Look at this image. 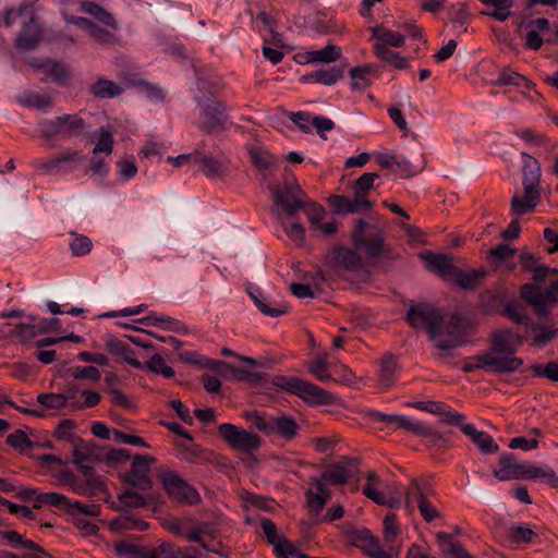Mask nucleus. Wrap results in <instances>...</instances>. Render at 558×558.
I'll list each match as a JSON object with an SVG mask.
<instances>
[{"instance_id": "obj_43", "label": "nucleus", "mask_w": 558, "mask_h": 558, "mask_svg": "<svg viewBox=\"0 0 558 558\" xmlns=\"http://www.w3.org/2000/svg\"><path fill=\"white\" fill-rule=\"evenodd\" d=\"M17 100L24 107L36 108L40 111H46L52 105L49 95L33 92H24L17 97Z\"/></svg>"}, {"instance_id": "obj_38", "label": "nucleus", "mask_w": 558, "mask_h": 558, "mask_svg": "<svg viewBox=\"0 0 558 558\" xmlns=\"http://www.w3.org/2000/svg\"><path fill=\"white\" fill-rule=\"evenodd\" d=\"M343 76V69L340 66H331L326 69H319L312 72L308 75L303 76L304 81L314 82L317 84H324L331 86L336 84Z\"/></svg>"}, {"instance_id": "obj_41", "label": "nucleus", "mask_w": 558, "mask_h": 558, "mask_svg": "<svg viewBox=\"0 0 558 558\" xmlns=\"http://www.w3.org/2000/svg\"><path fill=\"white\" fill-rule=\"evenodd\" d=\"M541 478L550 484L551 487L558 488V476L556 472L548 465L538 466L525 463L524 480Z\"/></svg>"}, {"instance_id": "obj_64", "label": "nucleus", "mask_w": 558, "mask_h": 558, "mask_svg": "<svg viewBox=\"0 0 558 558\" xmlns=\"http://www.w3.org/2000/svg\"><path fill=\"white\" fill-rule=\"evenodd\" d=\"M532 371L537 377H545L553 381L558 383V363L549 362L546 365L535 364L532 366Z\"/></svg>"}, {"instance_id": "obj_62", "label": "nucleus", "mask_w": 558, "mask_h": 558, "mask_svg": "<svg viewBox=\"0 0 558 558\" xmlns=\"http://www.w3.org/2000/svg\"><path fill=\"white\" fill-rule=\"evenodd\" d=\"M303 210H305L308 218L311 230L316 231L317 226H319L325 216L324 207L307 198V206Z\"/></svg>"}, {"instance_id": "obj_35", "label": "nucleus", "mask_w": 558, "mask_h": 558, "mask_svg": "<svg viewBox=\"0 0 558 558\" xmlns=\"http://www.w3.org/2000/svg\"><path fill=\"white\" fill-rule=\"evenodd\" d=\"M110 527L113 531H145L148 529V523L141 520L134 513L126 511L112 519Z\"/></svg>"}, {"instance_id": "obj_60", "label": "nucleus", "mask_w": 558, "mask_h": 558, "mask_svg": "<svg viewBox=\"0 0 558 558\" xmlns=\"http://www.w3.org/2000/svg\"><path fill=\"white\" fill-rule=\"evenodd\" d=\"M404 415L388 414L378 411H372L369 418L374 423H383L386 427L391 429H400Z\"/></svg>"}, {"instance_id": "obj_9", "label": "nucleus", "mask_w": 558, "mask_h": 558, "mask_svg": "<svg viewBox=\"0 0 558 558\" xmlns=\"http://www.w3.org/2000/svg\"><path fill=\"white\" fill-rule=\"evenodd\" d=\"M85 128V121L77 114H63L51 120L44 119L38 123L40 135L48 140L54 136H80Z\"/></svg>"}, {"instance_id": "obj_33", "label": "nucleus", "mask_w": 558, "mask_h": 558, "mask_svg": "<svg viewBox=\"0 0 558 558\" xmlns=\"http://www.w3.org/2000/svg\"><path fill=\"white\" fill-rule=\"evenodd\" d=\"M372 38L376 39L374 45H384L400 48L405 44V37L401 33L377 25L371 28Z\"/></svg>"}, {"instance_id": "obj_4", "label": "nucleus", "mask_w": 558, "mask_h": 558, "mask_svg": "<svg viewBox=\"0 0 558 558\" xmlns=\"http://www.w3.org/2000/svg\"><path fill=\"white\" fill-rule=\"evenodd\" d=\"M429 338L435 348L441 352L440 357H445L450 350L466 342V325L463 316L453 313L448 320H445L442 315L441 323L437 324Z\"/></svg>"}, {"instance_id": "obj_21", "label": "nucleus", "mask_w": 558, "mask_h": 558, "mask_svg": "<svg viewBox=\"0 0 558 558\" xmlns=\"http://www.w3.org/2000/svg\"><path fill=\"white\" fill-rule=\"evenodd\" d=\"M104 341L106 350L120 362L129 364L134 368L143 369V363L136 359L134 350L125 341L112 335H107Z\"/></svg>"}, {"instance_id": "obj_12", "label": "nucleus", "mask_w": 558, "mask_h": 558, "mask_svg": "<svg viewBox=\"0 0 558 558\" xmlns=\"http://www.w3.org/2000/svg\"><path fill=\"white\" fill-rule=\"evenodd\" d=\"M82 161L81 151L65 150L47 160L37 159L33 167L38 174L60 175L76 170Z\"/></svg>"}, {"instance_id": "obj_37", "label": "nucleus", "mask_w": 558, "mask_h": 558, "mask_svg": "<svg viewBox=\"0 0 558 558\" xmlns=\"http://www.w3.org/2000/svg\"><path fill=\"white\" fill-rule=\"evenodd\" d=\"M425 165L426 160L423 155L417 156L415 160L398 155L395 170L400 173L401 178L408 179L420 173L425 168Z\"/></svg>"}, {"instance_id": "obj_46", "label": "nucleus", "mask_w": 558, "mask_h": 558, "mask_svg": "<svg viewBox=\"0 0 558 558\" xmlns=\"http://www.w3.org/2000/svg\"><path fill=\"white\" fill-rule=\"evenodd\" d=\"M341 56V49L335 45H327L322 49L312 50L306 53L307 62L330 63L338 60Z\"/></svg>"}, {"instance_id": "obj_22", "label": "nucleus", "mask_w": 558, "mask_h": 558, "mask_svg": "<svg viewBox=\"0 0 558 558\" xmlns=\"http://www.w3.org/2000/svg\"><path fill=\"white\" fill-rule=\"evenodd\" d=\"M308 485L310 486L306 490V502L310 511L314 512L315 515H318L324 509L326 502L330 499L331 493L326 487L325 483L317 477H312Z\"/></svg>"}, {"instance_id": "obj_40", "label": "nucleus", "mask_w": 558, "mask_h": 558, "mask_svg": "<svg viewBox=\"0 0 558 558\" xmlns=\"http://www.w3.org/2000/svg\"><path fill=\"white\" fill-rule=\"evenodd\" d=\"M483 4L492 7V11L483 12V14L495 19L499 22L507 21L512 15L513 0H480Z\"/></svg>"}, {"instance_id": "obj_17", "label": "nucleus", "mask_w": 558, "mask_h": 558, "mask_svg": "<svg viewBox=\"0 0 558 558\" xmlns=\"http://www.w3.org/2000/svg\"><path fill=\"white\" fill-rule=\"evenodd\" d=\"M441 312L433 305L421 303L411 305L407 313V322L414 329L425 328L430 336L438 323H441Z\"/></svg>"}, {"instance_id": "obj_32", "label": "nucleus", "mask_w": 558, "mask_h": 558, "mask_svg": "<svg viewBox=\"0 0 558 558\" xmlns=\"http://www.w3.org/2000/svg\"><path fill=\"white\" fill-rule=\"evenodd\" d=\"M32 66L37 70H43L47 76L61 86L65 85L70 78L68 70L59 61L47 59L38 63H32Z\"/></svg>"}, {"instance_id": "obj_54", "label": "nucleus", "mask_w": 558, "mask_h": 558, "mask_svg": "<svg viewBox=\"0 0 558 558\" xmlns=\"http://www.w3.org/2000/svg\"><path fill=\"white\" fill-rule=\"evenodd\" d=\"M113 134L111 131L100 128L97 131V141L93 148V154L97 155L104 153L106 155H110L113 151Z\"/></svg>"}, {"instance_id": "obj_31", "label": "nucleus", "mask_w": 558, "mask_h": 558, "mask_svg": "<svg viewBox=\"0 0 558 558\" xmlns=\"http://www.w3.org/2000/svg\"><path fill=\"white\" fill-rule=\"evenodd\" d=\"M400 429H404L414 436L425 438L432 446H435L442 440V437L438 432L407 415L403 417Z\"/></svg>"}, {"instance_id": "obj_1", "label": "nucleus", "mask_w": 558, "mask_h": 558, "mask_svg": "<svg viewBox=\"0 0 558 558\" xmlns=\"http://www.w3.org/2000/svg\"><path fill=\"white\" fill-rule=\"evenodd\" d=\"M80 11L93 16L99 24L83 16H75L62 10V17L66 25H76L86 31L89 38L101 47L120 45V26L117 19L102 5L93 1H82Z\"/></svg>"}, {"instance_id": "obj_25", "label": "nucleus", "mask_w": 558, "mask_h": 558, "mask_svg": "<svg viewBox=\"0 0 558 558\" xmlns=\"http://www.w3.org/2000/svg\"><path fill=\"white\" fill-rule=\"evenodd\" d=\"M550 23L545 17L522 21L520 27L529 29L525 36V48L534 51L541 49L545 40L539 36V33L548 29Z\"/></svg>"}, {"instance_id": "obj_58", "label": "nucleus", "mask_w": 558, "mask_h": 558, "mask_svg": "<svg viewBox=\"0 0 558 558\" xmlns=\"http://www.w3.org/2000/svg\"><path fill=\"white\" fill-rule=\"evenodd\" d=\"M376 178H378V173L376 172H366L362 174L355 181L353 186L354 195L367 198L369 191L374 187Z\"/></svg>"}, {"instance_id": "obj_2", "label": "nucleus", "mask_w": 558, "mask_h": 558, "mask_svg": "<svg viewBox=\"0 0 558 558\" xmlns=\"http://www.w3.org/2000/svg\"><path fill=\"white\" fill-rule=\"evenodd\" d=\"M524 196L514 194L511 198V214L524 215L534 210L541 201V165L527 153H521Z\"/></svg>"}, {"instance_id": "obj_44", "label": "nucleus", "mask_w": 558, "mask_h": 558, "mask_svg": "<svg viewBox=\"0 0 558 558\" xmlns=\"http://www.w3.org/2000/svg\"><path fill=\"white\" fill-rule=\"evenodd\" d=\"M248 154L254 166L262 172L268 171L275 165V157L264 147L252 145L248 147Z\"/></svg>"}, {"instance_id": "obj_7", "label": "nucleus", "mask_w": 558, "mask_h": 558, "mask_svg": "<svg viewBox=\"0 0 558 558\" xmlns=\"http://www.w3.org/2000/svg\"><path fill=\"white\" fill-rule=\"evenodd\" d=\"M272 384L277 388L293 393L308 403L327 404L331 399L328 391L298 377L275 376Z\"/></svg>"}, {"instance_id": "obj_19", "label": "nucleus", "mask_w": 558, "mask_h": 558, "mask_svg": "<svg viewBox=\"0 0 558 558\" xmlns=\"http://www.w3.org/2000/svg\"><path fill=\"white\" fill-rule=\"evenodd\" d=\"M329 266L337 272H357L364 269L362 257L352 248L336 246L328 255Z\"/></svg>"}, {"instance_id": "obj_28", "label": "nucleus", "mask_w": 558, "mask_h": 558, "mask_svg": "<svg viewBox=\"0 0 558 558\" xmlns=\"http://www.w3.org/2000/svg\"><path fill=\"white\" fill-rule=\"evenodd\" d=\"M380 484L379 478L374 472L367 474V484L363 487V494L372 499L377 505L388 506L390 508L400 507L402 502L401 494L398 496L387 497L383 493L378 492L376 486Z\"/></svg>"}, {"instance_id": "obj_34", "label": "nucleus", "mask_w": 558, "mask_h": 558, "mask_svg": "<svg viewBox=\"0 0 558 558\" xmlns=\"http://www.w3.org/2000/svg\"><path fill=\"white\" fill-rule=\"evenodd\" d=\"M485 276L486 271L484 269L463 271L457 267L450 281L457 283L462 289L474 290L485 278Z\"/></svg>"}, {"instance_id": "obj_30", "label": "nucleus", "mask_w": 558, "mask_h": 558, "mask_svg": "<svg viewBox=\"0 0 558 558\" xmlns=\"http://www.w3.org/2000/svg\"><path fill=\"white\" fill-rule=\"evenodd\" d=\"M119 502L126 508H145L150 505H157L160 501V496L156 493H148L143 495L135 489L128 488L118 495Z\"/></svg>"}, {"instance_id": "obj_20", "label": "nucleus", "mask_w": 558, "mask_h": 558, "mask_svg": "<svg viewBox=\"0 0 558 558\" xmlns=\"http://www.w3.org/2000/svg\"><path fill=\"white\" fill-rule=\"evenodd\" d=\"M409 405L416 410L438 415L440 416L441 423L451 426L460 425L462 421H464V415L462 413L453 410L450 405L441 401H414L409 403Z\"/></svg>"}, {"instance_id": "obj_45", "label": "nucleus", "mask_w": 558, "mask_h": 558, "mask_svg": "<svg viewBox=\"0 0 558 558\" xmlns=\"http://www.w3.org/2000/svg\"><path fill=\"white\" fill-rule=\"evenodd\" d=\"M90 93L96 98L107 99L119 96L122 93V87L113 81L106 78H98L90 87Z\"/></svg>"}, {"instance_id": "obj_52", "label": "nucleus", "mask_w": 558, "mask_h": 558, "mask_svg": "<svg viewBox=\"0 0 558 558\" xmlns=\"http://www.w3.org/2000/svg\"><path fill=\"white\" fill-rule=\"evenodd\" d=\"M507 536L512 543H532L537 538V534L524 525L512 524L507 529Z\"/></svg>"}, {"instance_id": "obj_11", "label": "nucleus", "mask_w": 558, "mask_h": 558, "mask_svg": "<svg viewBox=\"0 0 558 558\" xmlns=\"http://www.w3.org/2000/svg\"><path fill=\"white\" fill-rule=\"evenodd\" d=\"M160 483L168 497L180 504L196 505L201 500L197 490L174 471H165L159 475Z\"/></svg>"}, {"instance_id": "obj_61", "label": "nucleus", "mask_w": 558, "mask_h": 558, "mask_svg": "<svg viewBox=\"0 0 558 558\" xmlns=\"http://www.w3.org/2000/svg\"><path fill=\"white\" fill-rule=\"evenodd\" d=\"M68 498L58 493H44L38 494L35 498L34 508H40L43 505H49L65 509Z\"/></svg>"}, {"instance_id": "obj_13", "label": "nucleus", "mask_w": 558, "mask_h": 558, "mask_svg": "<svg viewBox=\"0 0 558 558\" xmlns=\"http://www.w3.org/2000/svg\"><path fill=\"white\" fill-rule=\"evenodd\" d=\"M202 117L201 130L208 133L225 131L228 126L229 113L227 107L218 100L198 102Z\"/></svg>"}, {"instance_id": "obj_3", "label": "nucleus", "mask_w": 558, "mask_h": 558, "mask_svg": "<svg viewBox=\"0 0 558 558\" xmlns=\"http://www.w3.org/2000/svg\"><path fill=\"white\" fill-rule=\"evenodd\" d=\"M398 533L397 517L389 513L384 518L385 544H381L368 530L359 531L356 539L361 542L362 550L373 558H400L401 544L397 541Z\"/></svg>"}, {"instance_id": "obj_26", "label": "nucleus", "mask_w": 558, "mask_h": 558, "mask_svg": "<svg viewBox=\"0 0 558 558\" xmlns=\"http://www.w3.org/2000/svg\"><path fill=\"white\" fill-rule=\"evenodd\" d=\"M357 471V463L349 460L347 465L336 464L324 471L320 480L329 484L342 485L355 477Z\"/></svg>"}, {"instance_id": "obj_29", "label": "nucleus", "mask_w": 558, "mask_h": 558, "mask_svg": "<svg viewBox=\"0 0 558 558\" xmlns=\"http://www.w3.org/2000/svg\"><path fill=\"white\" fill-rule=\"evenodd\" d=\"M299 430L300 426L292 416L286 414L274 415L268 436H277L286 441H291L298 436Z\"/></svg>"}, {"instance_id": "obj_56", "label": "nucleus", "mask_w": 558, "mask_h": 558, "mask_svg": "<svg viewBox=\"0 0 558 558\" xmlns=\"http://www.w3.org/2000/svg\"><path fill=\"white\" fill-rule=\"evenodd\" d=\"M525 463L512 464L494 470V476L499 481L524 480Z\"/></svg>"}, {"instance_id": "obj_8", "label": "nucleus", "mask_w": 558, "mask_h": 558, "mask_svg": "<svg viewBox=\"0 0 558 558\" xmlns=\"http://www.w3.org/2000/svg\"><path fill=\"white\" fill-rule=\"evenodd\" d=\"M271 194L280 220L293 217L307 206V196L298 183L276 187Z\"/></svg>"}, {"instance_id": "obj_50", "label": "nucleus", "mask_w": 558, "mask_h": 558, "mask_svg": "<svg viewBox=\"0 0 558 558\" xmlns=\"http://www.w3.org/2000/svg\"><path fill=\"white\" fill-rule=\"evenodd\" d=\"M31 323L19 324L11 329L10 336L17 339L22 343L32 341L38 336V331L35 325V317L31 316Z\"/></svg>"}, {"instance_id": "obj_51", "label": "nucleus", "mask_w": 558, "mask_h": 558, "mask_svg": "<svg viewBox=\"0 0 558 558\" xmlns=\"http://www.w3.org/2000/svg\"><path fill=\"white\" fill-rule=\"evenodd\" d=\"M143 369L162 375L166 378L174 376V369L169 366L165 359L158 353L154 354L146 363H143Z\"/></svg>"}, {"instance_id": "obj_36", "label": "nucleus", "mask_w": 558, "mask_h": 558, "mask_svg": "<svg viewBox=\"0 0 558 558\" xmlns=\"http://www.w3.org/2000/svg\"><path fill=\"white\" fill-rule=\"evenodd\" d=\"M248 295L256 305V307L264 314L270 317H278L284 313H287V307L284 305H276L271 306L268 303L267 296L263 293L259 288H252L248 291Z\"/></svg>"}, {"instance_id": "obj_23", "label": "nucleus", "mask_w": 558, "mask_h": 558, "mask_svg": "<svg viewBox=\"0 0 558 558\" xmlns=\"http://www.w3.org/2000/svg\"><path fill=\"white\" fill-rule=\"evenodd\" d=\"M328 202L337 214H357L373 208L371 201L355 195L352 199L343 195H331Z\"/></svg>"}, {"instance_id": "obj_5", "label": "nucleus", "mask_w": 558, "mask_h": 558, "mask_svg": "<svg viewBox=\"0 0 558 558\" xmlns=\"http://www.w3.org/2000/svg\"><path fill=\"white\" fill-rule=\"evenodd\" d=\"M435 495L436 493L430 484L412 480L405 493V509L409 513H412L417 508L423 519L426 522H432L440 517L434 502Z\"/></svg>"}, {"instance_id": "obj_15", "label": "nucleus", "mask_w": 558, "mask_h": 558, "mask_svg": "<svg viewBox=\"0 0 558 558\" xmlns=\"http://www.w3.org/2000/svg\"><path fill=\"white\" fill-rule=\"evenodd\" d=\"M155 462V458L149 454H135L132 458L130 470L124 474V482L138 490L151 489L153 481L149 473Z\"/></svg>"}, {"instance_id": "obj_27", "label": "nucleus", "mask_w": 558, "mask_h": 558, "mask_svg": "<svg viewBox=\"0 0 558 558\" xmlns=\"http://www.w3.org/2000/svg\"><path fill=\"white\" fill-rule=\"evenodd\" d=\"M425 260L426 267L429 271L436 272L446 280L451 279L456 271V266L452 263V258L444 254L422 253L420 255Z\"/></svg>"}, {"instance_id": "obj_47", "label": "nucleus", "mask_w": 558, "mask_h": 558, "mask_svg": "<svg viewBox=\"0 0 558 558\" xmlns=\"http://www.w3.org/2000/svg\"><path fill=\"white\" fill-rule=\"evenodd\" d=\"M497 84L513 85L525 88L527 90H531L533 87V83L529 78L510 69H502L500 71L497 77Z\"/></svg>"}, {"instance_id": "obj_59", "label": "nucleus", "mask_w": 558, "mask_h": 558, "mask_svg": "<svg viewBox=\"0 0 558 558\" xmlns=\"http://www.w3.org/2000/svg\"><path fill=\"white\" fill-rule=\"evenodd\" d=\"M65 509L69 510L72 514L78 513L89 517H97L100 513V506L98 504L92 502L84 505L78 500H71L69 498L65 505Z\"/></svg>"}, {"instance_id": "obj_63", "label": "nucleus", "mask_w": 558, "mask_h": 558, "mask_svg": "<svg viewBox=\"0 0 558 558\" xmlns=\"http://www.w3.org/2000/svg\"><path fill=\"white\" fill-rule=\"evenodd\" d=\"M505 315L512 322L520 325H527L529 317L523 313L522 305L515 301L508 302L504 308Z\"/></svg>"}, {"instance_id": "obj_10", "label": "nucleus", "mask_w": 558, "mask_h": 558, "mask_svg": "<svg viewBox=\"0 0 558 558\" xmlns=\"http://www.w3.org/2000/svg\"><path fill=\"white\" fill-rule=\"evenodd\" d=\"M17 14L23 28L16 38L15 45L21 50H32L41 40V28L35 16V9L29 2H22L17 8Z\"/></svg>"}, {"instance_id": "obj_42", "label": "nucleus", "mask_w": 558, "mask_h": 558, "mask_svg": "<svg viewBox=\"0 0 558 558\" xmlns=\"http://www.w3.org/2000/svg\"><path fill=\"white\" fill-rule=\"evenodd\" d=\"M195 158L202 166L203 173L210 179H216L225 171L223 163L211 155H203L199 150L195 151Z\"/></svg>"}, {"instance_id": "obj_18", "label": "nucleus", "mask_w": 558, "mask_h": 558, "mask_svg": "<svg viewBox=\"0 0 558 558\" xmlns=\"http://www.w3.org/2000/svg\"><path fill=\"white\" fill-rule=\"evenodd\" d=\"M523 343V337L512 329H498L490 335L489 352L495 356L517 357L514 353Z\"/></svg>"}, {"instance_id": "obj_49", "label": "nucleus", "mask_w": 558, "mask_h": 558, "mask_svg": "<svg viewBox=\"0 0 558 558\" xmlns=\"http://www.w3.org/2000/svg\"><path fill=\"white\" fill-rule=\"evenodd\" d=\"M70 236L69 246L72 255L84 256L90 253L93 242L88 236L74 231L70 232Z\"/></svg>"}, {"instance_id": "obj_57", "label": "nucleus", "mask_w": 558, "mask_h": 558, "mask_svg": "<svg viewBox=\"0 0 558 558\" xmlns=\"http://www.w3.org/2000/svg\"><path fill=\"white\" fill-rule=\"evenodd\" d=\"M397 371V361L392 355H385L380 363V381L385 387H389L393 383Z\"/></svg>"}, {"instance_id": "obj_6", "label": "nucleus", "mask_w": 558, "mask_h": 558, "mask_svg": "<svg viewBox=\"0 0 558 558\" xmlns=\"http://www.w3.org/2000/svg\"><path fill=\"white\" fill-rule=\"evenodd\" d=\"M523 366L521 357L495 356L486 351L482 354L468 357L462 365L464 373H472L477 369H486L493 374H512Z\"/></svg>"}, {"instance_id": "obj_24", "label": "nucleus", "mask_w": 558, "mask_h": 558, "mask_svg": "<svg viewBox=\"0 0 558 558\" xmlns=\"http://www.w3.org/2000/svg\"><path fill=\"white\" fill-rule=\"evenodd\" d=\"M462 433L466 435L471 441L478 448L483 454H493L499 451V446L495 442L494 438L486 432L478 430L475 425L471 423H462L459 425Z\"/></svg>"}, {"instance_id": "obj_48", "label": "nucleus", "mask_w": 558, "mask_h": 558, "mask_svg": "<svg viewBox=\"0 0 558 558\" xmlns=\"http://www.w3.org/2000/svg\"><path fill=\"white\" fill-rule=\"evenodd\" d=\"M372 68L368 65L355 66L350 71L351 88L353 90H364L371 86Z\"/></svg>"}, {"instance_id": "obj_14", "label": "nucleus", "mask_w": 558, "mask_h": 558, "mask_svg": "<svg viewBox=\"0 0 558 558\" xmlns=\"http://www.w3.org/2000/svg\"><path fill=\"white\" fill-rule=\"evenodd\" d=\"M218 433L233 449L245 453L257 451L262 445L258 435L230 423L219 425Z\"/></svg>"}, {"instance_id": "obj_39", "label": "nucleus", "mask_w": 558, "mask_h": 558, "mask_svg": "<svg viewBox=\"0 0 558 558\" xmlns=\"http://www.w3.org/2000/svg\"><path fill=\"white\" fill-rule=\"evenodd\" d=\"M522 299L530 305L534 306L535 313L538 316H546L548 307L543 306V296L541 290L532 283H525L520 290Z\"/></svg>"}, {"instance_id": "obj_53", "label": "nucleus", "mask_w": 558, "mask_h": 558, "mask_svg": "<svg viewBox=\"0 0 558 558\" xmlns=\"http://www.w3.org/2000/svg\"><path fill=\"white\" fill-rule=\"evenodd\" d=\"M244 417L258 430L263 432L267 436L269 435L274 415L254 410L246 411L244 413Z\"/></svg>"}, {"instance_id": "obj_16", "label": "nucleus", "mask_w": 558, "mask_h": 558, "mask_svg": "<svg viewBox=\"0 0 558 558\" xmlns=\"http://www.w3.org/2000/svg\"><path fill=\"white\" fill-rule=\"evenodd\" d=\"M352 241L356 247H364L371 256H379L383 252V232L377 227L369 226L364 219L356 221Z\"/></svg>"}, {"instance_id": "obj_55", "label": "nucleus", "mask_w": 558, "mask_h": 558, "mask_svg": "<svg viewBox=\"0 0 558 558\" xmlns=\"http://www.w3.org/2000/svg\"><path fill=\"white\" fill-rule=\"evenodd\" d=\"M7 442L20 453H27L34 446L33 441L22 429H16L8 435Z\"/></svg>"}]
</instances>
